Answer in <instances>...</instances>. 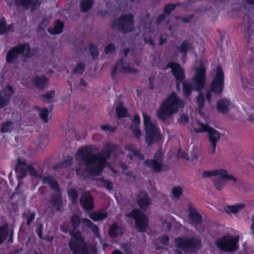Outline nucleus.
<instances>
[{"mask_svg":"<svg viewBox=\"0 0 254 254\" xmlns=\"http://www.w3.org/2000/svg\"><path fill=\"white\" fill-rule=\"evenodd\" d=\"M97 148L93 145L85 146L79 148L76 158L82 164L76 168V172L78 175H82L85 172L98 175L107 164V159L112 153L115 157L122 155L123 151L118 145L108 142L102 148L101 152L96 153Z\"/></svg>","mask_w":254,"mask_h":254,"instance_id":"1","label":"nucleus"},{"mask_svg":"<svg viewBox=\"0 0 254 254\" xmlns=\"http://www.w3.org/2000/svg\"><path fill=\"white\" fill-rule=\"evenodd\" d=\"M73 230L70 231L71 235L69 246L73 254H96V251L93 246L88 245L85 242L80 231L76 230L80 223L90 229L95 237L101 240L99 228L89 219L80 218L79 216L73 214L70 218Z\"/></svg>","mask_w":254,"mask_h":254,"instance_id":"2","label":"nucleus"},{"mask_svg":"<svg viewBox=\"0 0 254 254\" xmlns=\"http://www.w3.org/2000/svg\"><path fill=\"white\" fill-rule=\"evenodd\" d=\"M205 67L200 64L198 67L195 69V74L191 82H185L183 83V90L187 96H189L193 90L199 91L197 97V103L199 110H200L205 102L204 97L201 92L204 88L206 80Z\"/></svg>","mask_w":254,"mask_h":254,"instance_id":"3","label":"nucleus"},{"mask_svg":"<svg viewBox=\"0 0 254 254\" xmlns=\"http://www.w3.org/2000/svg\"><path fill=\"white\" fill-rule=\"evenodd\" d=\"M184 106L183 100L175 93H172L161 105L157 112V116L162 120H166L177 113L180 108H183Z\"/></svg>","mask_w":254,"mask_h":254,"instance_id":"4","label":"nucleus"},{"mask_svg":"<svg viewBox=\"0 0 254 254\" xmlns=\"http://www.w3.org/2000/svg\"><path fill=\"white\" fill-rule=\"evenodd\" d=\"M224 88V75L221 67H217L216 74L207 88L206 100L210 102L212 97V94L219 95L222 93Z\"/></svg>","mask_w":254,"mask_h":254,"instance_id":"5","label":"nucleus"},{"mask_svg":"<svg viewBox=\"0 0 254 254\" xmlns=\"http://www.w3.org/2000/svg\"><path fill=\"white\" fill-rule=\"evenodd\" d=\"M43 183L48 184L50 188L56 192L55 194L51 195L48 200V204L52 209L61 211L63 208V201L58 182L53 177H48L43 178Z\"/></svg>","mask_w":254,"mask_h":254,"instance_id":"6","label":"nucleus"},{"mask_svg":"<svg viewBox=\"0 0 254 254\" xmlns=\"http://www.w3.org/2000/svg\"><path fill=\"white\" fill-rule=\"evenodd\" d=\"M193 130L195 132H207L208 133L209 140V151L211 154H214L216 151V144L220 138L219 132L199 121L196 122Z\"/></svg>","mask_w":254,"mask_h":254,"instance_id":"7","label":"nucleus"},{"mask_svg":"<svg viewBox=\"0 0 254 254\" xmlns=\"http://www.w3.org/2000/svg\"><path fill=\"white\" fill-rule=\"evenodd\" d=\"M144 124L146 134V142L150 144L152 142L158 141L160 138L159 128L154 122L151 121L149 116L143 113Z\"/></svg>","mask_w":254,"mask_h":254,"instance_id":"8","label":"nucleus"},{"mask_svg":"<svg viewBox=\"0 0 254 254\" xmlns=\"http://www.w3.org/2000/svg\"><path fill=\"white\" fill-rule=\"evenodd\" d=\"M177 247L184 251L193 253L201 247V241L197 237L178 238L176 239Z\"/></svg>","mask_w":254,"mask_h":254,"instance_id":"9","label":"nucleus"},{"mask_svg":"<svg viewBox=\"0 0 254 254\" xmlns=\"http://www.w3.org/2000/svg\"><path fill=\"white\" fill-rule=\"evenodd\" d=\"M239 241V236H233L227 234L217 239L216 244L220 251L231 252L236 251L238 249Z\"/></svg>","mask_w":254,"mask_h":254,"instance_id":"10","label":"nucleus"},{"mask_svg":"<svg viewBox=\"0 0 254 254\" xmlns=\"http://www.w3.org/2000/svg\"><path fill=\"white\" fill-rule=\"evenodd\" d=\"M175 8V5L173 4H170L167 5L164 8L165 13H163L159 15L158 17L156 22L153 23V24L159 25L162 23V22L165 20V17L166 16V13L169 14L170 12L173 10ZM153 23L151 22L149 23H145L144 25V41L145 43H148L151 45H154L153 41L151 39V37L148 38L146 37V35L148 33H152L154 31V29L153 28Z\"/></svg>","mask_w":254,"mask_h":254,"instance_id":"11","label":"nucleus"},{"mask_svg":"<svg viewBox=\"0 0 254 254\" xmlns=\"http://www.w3.org/2000/svg\"><path fill=\"white\" fill-rule=\"evenodd\" d=\"M112 28L122 32H130L133 28V17L131 14H124L114 20Z\"/></svg>","mask_w":254,"mask_h":254,"instance_id":"12","label":"nucleus"},{"mask_svg":"<svg viewBox=\"0 0 254 254\" xmlns=\"http://www.w3.org/2000/svg\"><path fill=\"white\" fill-rule=\"evenodd\" d=\"M126 216L133 219L135 221L136 228L140 232H145L148 227V218L146 215L138 209H133L127 214Z\"/></svg>","mask_w":254,"mask_h":254,"instance_id":"13","label":"nucleus"},{"mask_svg":"<svg viewBox=\"0 0 254 254\" xmlns=\"http://www.w3.org/2000/svg\"><path fill=\"white\" fill-rule=\"evenodd\" d=\"M163 154L160 150L155 154L153 159L146 160L144 163L155 172L167 171L169 167L163 164Z\"/></svg>","mask_w":254,"mask_h":254,"instance_id":"14","label":"nucleus"},{"mask_svg":"<svg viewBox=\"0 0 254 254\" xmlns=\"http://www.w3.org/2000/svg\"><path fill=\"white\" fill-rule=\"evenodd\" d=\"M167 66L171 68L172 74L177 80V88L178 90H180V86L179 82H182L185 78L183 69L179 64L174 62L169 63Z\"/></svg>","mask_w":254,"mask_h":254,"instance_id":"15","label":"nucleus"},{"mask_svg":"<svg viewBox=\"0 0 254 254\" xmlns=\"http://www.w3.org/2000/svg\"><path fill=\"white\" fill-rule=\"evenodd\" d=\"M228 180H231L234 184H236L237 180L235 178L230 175L226 170H225V175L217 174L214 180V183L216 189L220 190L225 185L226 182Z\"/></svg>","mask_w":254,"mask_h":254,"instance_id":"16","label":"nucleus"},{"mask_svg":"<svg viewBox=\"0 0 254 254\" xmlns=\"http://www.w3.org/2000/svg\"><path fill=\"white\" fill-rule=\"evenodd\" d=\"M122 59L119 62L117 63L115 67L112 69V76L117 72H124L126 73H129L132 74H136L137 73V71L136 69L131 66L128 64L124 63Z\"/></svg>","mask_w":254,"mask_h":254,"instance_id":"17","label":"nucleus"},{"mask_svg":"<svg viewBox=\"0 0 254 254\" xmlns=\"http://www.w3.org/2000/svg\"><path fill=\"white\" fill-rule=\"evenodd\" d=\"M81 206L86 210H92L94 207V200L89 192L84 191L80 198Z\"/></svg>","mask_w":254,"mask_h":254,"instance_id":"18","label":"nucleus"},{"mask_svg":"<svg viewBox=\"0 0 254 254\" xmlns=\"http://www.w3.org/2000/svg\"><path fill=\"white\" fill-rule=\"evenodd\" d=\"M13 93V89L10 86H7L5 89L0 92V108L8 105Z\"/></svg>","mask_w":254,"mask_h":254,"instance_id":"19","label":"nucleus"},{"mask_svg":"<svg viewBox=\"0 0 254 254\" xmlns=\"http://www.w3.org/2000/svg\"><path fill=\"white\" fill-rule=\"evenodd\" d=\"M137 202L140 208L144 211H146L151 204V199L145 192H141L138 194Z\"/></svg>","mask_w":254,"mask_h":254,"instance_id":"20","label":"nucleus"},{"mask_svg":"<svg viewBox=\"0 0 254 254\" xmlns=\"http://www.w3.org/2000/svg\"><path fill=\"white\" fill-rule=\"evenodd\" d=\"M126 150L128 152L127 157L129 158L130 160H143V155L133 145L127 144L126 146Z\"/></svg>","mask_w":254,"mask_h":254,"instance_id":"21","label":"nucleus"},{"mask_svg":"<svg viewBox=\"0 0 254 254\" xmlns=\"http://www.w3.org/2000/svg\"><path fill=\"white\" fill-rule=\"evenodd\" d=\"M41 3L39 0H16L15 4L22 6L27 9L33 10L38 7Z\"/></svg>","mask_w":254,"mask_h":254,"instance_id":"22","label":"nucleus"},{"mask_svg":"<svg viewBox=\"0 0 254 254\" xmlns=\"http://www.w3.org/2000/svg\"><path fill=\"white\" fill-rule=\"evenodd\" d=\"M29 165L20 159H18L17 164L15 167V171L18 178H22L26 176Z\"/></svg>","mask_w":254,"mask_h":254,"instance_id":"23","label":"nucleus"},{"mask_svg":"<svg viewBox=\"0 0 254 254\" xmlns=\"http://www.w3.org/2000/svg\"><path fill=\"white\" fill-rule=\"evenodd\" d=\"M232 107V103L227 99L224 98L217 102V108L219 112L226 113Z\"/></svg>","mask_w":254,"mask_h":254,"instance_id":"24","label":"nucleus"},{"mask_svg":"<svg viewBox=\"0 0 254 254\" xmlns=\"http://www.w3.org/2000/svg\"><path fill=\"white\" fill-rule=\"evenodd\" d=\"M19 54L26 58H29L32 56L33 53L28 44H20L16 46Z\"/></svg>","mask_w":254,"mask_h":254,"instance_id":"25","label":"nucleus"},{"mask_svg":"<svg viewBox=\"0 0 254 254\" xmlns=\"http://www.w3.org/2000/svg\"><path fill=\"white\" fill-rule=\"evenodd\" d=\"M140 125V118L138 115H135L133 117L132 124L130 126L134 135L136 138H139L141 135V132L139 128Z\"/></svg>","mask_w":254,"mask_h":254,"instance_id":"26","label":"nucleus"},{"mask_svg":"<svg viewBox=\"0 0 254 254\" xmlns=\"http://www.w3.org/2000/svg\"><path fill=\"white\" fill-rule=\"evenodd\" d=\"M19 56V53L16 46L12 47L8 52L6 57V60L8 63H13L15 62L18 58Z\"/></svg>","mask_w":254,"mask_h":254,"instance_id":"27","label":"nucleus"},{"mask_svg":"<svg viewBox=\"0 0 254 254\" xmlns=\"http://www.w3.org/2000/svg\"><path fill=\"white\" fill-rule=\"evenodd\" d=\"M33 84L38 88L42 89L44 88L48 82V79L45 76H35L32 79Z\"/></svg>","mask_w":254,"mask_h":254,"instance_id":"28","label":"nucleus"},{"mask_svg":"<svg viewBox=\"0 0 254 254\" xmlns=\"http://www.w3.org/2000/svg\"><path fill=\"white\" fill-rule=\"evenodd\" d=\"M189 218L195 223H200L202 221V217L198 214L197 210L193 207L190 206L189 207Z\"/></svg>","mask_w":254,"mask_h":254,"instance_id":"29","label":"nucleus"},{"mask_svg":"<svg viewBox=\"0 0 254 254\" xmlns=\"http://www.w3.org/2000/svg\"><path fill=\"white\" fill-rule=\"evenodd\" d=\"M123 232V228L118 225L117 223H114L111 226L109 234L110 237L114 238L121 235Z\"/></svg>","mask_w":254,"mask_h":254,"instance_id":"30","label":"nucleus"},{"mask_svg":"<svg viewBox=\"0 0 254 254\" xmlns=\"http://www.w3.org/2000/svg\"><path fill=\"white\" fill-rule=\"evenodd\" d=\"M89 217L94 221H98L104 219L107 217V213L104 210L91 212L89 214Z\"/></svg>","mask_w":254,"mask_h":254,"instance_id":"31","label":"nucleus"},{"mask_svg":"<svg viewBox=\"0 0 254 254\" xmlns=\"http://www.w3.org/2000/svg\"><path fill=\"white\" fill-rule=\"evenodd\" d=\"M13 26L12 24L6 25L5 19L1 17L0 19V33L2 35L12 31Z\"/></svg>","mask_w":254,"mask_h":254,"instance_id":"32","label":"nucleus"},{"mask_svg":"<svg viewBox=\"0 0 254 254\" xmlns=\"http://www.w3.org/2000/svg\"><path fill=\"white\" fill-rule=\"evenodd\" d=\"M64 24L57 20L53 28H48V32L51 34H59L62 33Z\"/></svg>","mask_w":254,"mask_h":254,"instance_id":"33","label":"nucleus"},{"mask_svg":"<svg viewBox=\"0 0 254 254\" xmlns=\"http://www.w3.org/2000/svg\"><path fill=\"white\" fill-rule=\"evenodd\" d=\"M9 232V230L8 229V225L7 224H5L2 227H0V245L6 239Z\"/></svg>","mask_w":254,"mask_h":254,"instance_id":"34","label":"nucleus"},{"mask_svg":"<svg viewBox=\"0 0 254 254\" xmlns=\"http://www.w3.org/2000/svg\"><path fill=\"white\" fill-rule=\"evenodd\" d=\"M192 45L188 41H184L183 42L181 46L177 47V50L181 53L186 54V53L190 50L191 49Z\"/></svg>","mask_w":254,"mask_h":254,"instance_id":"35","label":"nucleus"},{"mask_svg":"<svg viewBox=\"0 0 254 254\" xmlns=\"http://www.w3.org/2000/svg\"><path fill=\"white\" fill-rule=\"evenodd\" d=\"M244 206L245 205L244 204H237L234 205H230L225 207V210L228 213H235L242 209Z\"/></svg>","mask_w":254,"mask_h":254,"instance_id":"36","label":"nucleus"},{"mask_svg":"<svg viewBox=\"0 0 254 254\" xmlns=\"http://www.w3.org/2000/svg\"><path fill=\"white\" fill-rule=\"evenodd\" d=\"M217 174H221L223 175H225V170L224 169H218L212 171H206L204 172L202 174L203 178H207L210 176H216Z\"/></svg>","mask_w":254,"mask_h":254,"instance_id":"37","label":"nucleus"},{"mask_svg":"<svg viewBox=\"0 0 254 254\" xmlns=\"http://www.w3.org/2000/svg\"><path fill=\"white\" fill-rule=\"evenodd\" d=\"M13 128V123L11 121H7L1 125L0 130L2 132H7L11 131Z\"/></svg>","mask_w":254,"mask_h":254,"instance_id":"38","label":"nucleus"},{"mask_svg":"<svg viewBox=\"0 0 254 254\" xmlns=\"http://www.w3.org/2000/svg\"><path fill=\"white\" fill-rule=\"evenodd\" d=\"M172 193L173 197L176 200H179L183 194V189L180 187H176L172 189Z\"/></svg>","mask_w":254,"mask_h":254,"instance_id":"39","label":"nucleus"},{"mask_svg":"<svg viewBox=\"0 0 254 254\" xmlns=\"http://www.w3.org/2000/svg\"><path fill=\"white\" fill-rule=\"evenodd\" d=\"M93 3V0H83L80 2L81 10L83 11H86L90 8Z\"/></svg>","mask_w":254,"mask_h":254,"instance_id":"40","label":"nucleus"},{"mask_svg":"<svg viewBox=\"0 0 254 254\" xmlns=\"http://www.w3.org/2000/svg\"><path fill=\"white\" fill-rule=\"evenodd\" d=\"M55 95V92L51 91L47 92L46 94L43 95L41 96V100L47 103H50L52 101V100Z\"/></svg>","mask_w":254,"mask_h":254,"instance_id":"41","label":"nucleus"},{"mask_svg":"<svg viewBox=\"0 0 254 254\" xmlns=\"http://www.w3.org/2000/svg\"><path fill=\"white\" fill-rule=\"evenodd\" d=\"M36 109L37 110L41 112L40 113V116L42 120H43L45 123L48 122L50 111L46 108H43L40 110V108L38 107H37Z\"/></svg>","mask_w":254,"mask_h":254,"instance_id":"42","label":"nucleus"},{"mask_svg":"<svg viewBox=\"0 0 254 254\" xmlns=\"http://www.w3.org/2000/svg\"><path fill=\"white\" fill-rule=\"evenodd\" d=\"M24 216L27 225H30L35 219V214L30 211H28L25 213Z\"/></svg>","mask_w":254,"mask_h":254,"instance_id":"43","label":"nucleus"},{"mask_svg":"<svg viewBox=\"0 0 254 254\" xmlns=\"http://www.w3.org/2000/svg\"><path fill=\"white\" fill-rule=\"evenodd\" d=\"M117 114L119 117H125L127 116V112L125 108H124L121 104H120L116 108Z\"/></svg>","mask_w":254,"mask_h":254,"instance_id":"44","label":"nucleus"},{"mask_svg":"<svg viewBox=\"0 0 254 254\" xmlns=\"http://www.w3.org/2000/svg\"><path fill=\"white\" fill-rule=\"evenodd\" d=\"M72 162V158L71 156H67L66 158L63 162L58 164L60 168H66L70 166Z\"/></svg>","mask_w":254,"mask_h":254,"instance_id":"45","label":"nucleus"},{"mask_svg":"<svg viewBox=\"0 0 254 254\" xmlns=\"http://www.w3.org/2000/svg\"><path fill=\"white\" fill-rule=\"evenodd\" d=\"M243 86L245 90H254V80L250 79L246 80L243 83Z\"/></svg>","mask_w":254,"mask_h":254,"instance_id":"46","label":"nucleus"},{"mask_svg":"<svg viewBox=\"0 0 254 254\" xmlns=\"http://www.w3.org/2000/svg\"><path fill=\"white\" fill-rule=\"evenodd\" d=\"M28 172H29V174L33 177H37V178H40L43 181V179L44 177H42V175H38L37 170L35 168L33 167L31 165H29L28 166ZM48 176H44V177H48Z\"/></svg>","mask_w":254,"mask_h":254,"instance_id":"47","label":"nucleus"},{"mask_svg":"<svg viewBox=\"0 0 254 254\" xmlns=\"http://www.w3.org/2000/svg\"><path fill=\"white\" fill-rule=\"evenodd\" d=\"M68 196L72 200V202L75 203L77 200V191L73 189H70L67 191Z\"/></svg>","mask_w":254,"mask_h":254,"instance_id":"48","label":"nucleus"},{"mask_svg":"<svg viewBox=\"0 0 254 254\" xmlns=\"http://www.w3.org/2000/svg\"><path fill=\"white\" fill-rule=\"evenodd\" d=\"M169 241V237L167 236H164L158 238L157 244H162L164 246H167L168 245Z\"/></svg>","mask_w":254,"mask_h":254,"instance_id":"49","label":"nucleus"},{"mask_svg":"<svg viewBox=\"0 0 254 254\" xmlns=\"http://www.w3.org/2000/svg\"><path fill=\"white\" fill-rule=\"evenodd\" d=\"M116 47L113 44L110 43L108 44L105 48V52L106 54H112L115 52Z\"/></svg>","mask_w":254,"mask_h":254,"instance_id":"50","label":"nucleus"},{"mask_svg":"<svg viewBox=\"0 0 254 254\" xmlns=\"http://www.w3.org/2000/svg\"><path fill=\"white\" fill-rule=\"evenodd\" d=\"M84 70V65L82 63H79L74 69L73 72L76 74H81Z\"/></svg>","mask_w":254,"mask_h":254,"instance_id":"51","label":"nucleus"},{"mask_svg":"<svg viewBox=\"0 0 254 254\" xmlns=\"http://www.w3.org/2000/svg\"><path fill=\"white\" fill-rule=\"evenodd\" d=\"M89 51L93 59H95L97 57L98 52L96 46L93 45H90L89 48Z\"/></svg>","mask_w":254,"mask_h":254,"instance_id":"52","label":"nucleus"},{"mask_svg":"<svg viewBox=\"0 0 254 254\" xmlns=\"http://www.w3.org/2000/svg\"><path fill=\"white\" fill-rule=\"evenodd\" d=\"M101 182L103 186H104L108 190H111L112 189V184L110 182L106 180L101 179Z\"/></svg>","mask_w":254,"mask_h":254,"instance_id":"53","label":"nucleus"},{"mask_svg":"<svg viewBox=\"0 0 254 254\" xmlns=\"http://www.w3.org/2000/svg\"><path fill=\"white\" fill-rule=\"evenodd\" d=\"M101 128L104 131H108L110 132L115 131L117 129L116 127L110 126L109 125H102Z\"/></svg>","mask_w":254,"mask_h":254,"instance_id":"54","label":"nucleus"},{"mask_svg":"<svg viewBox=\"0 0 254 254\" xmlns=\"http://www.w3.org/2000/svg\"><path fill=\"white\" fill-rule=\"evenodd\" d=\"M49 24V20L47 18H45L43 20L41 23L38 30L40 31L41 30H44L45 28Z\"/></svg>","mask_w":254,"mask_h":254,"instance_id":"55","label":"nucleus"},{"mask_svg":"<svg viewBox=\"0 0 254 254\" xmlns=\"http://www.w3.org/2000/svg\"><path fill=\"white\" fill-rule=\"evenodd\" d=\"M178 121L180 124L185 125L189 122V118L184 114H181L180 116Z\"/></svg>","mask_w":254,"mask_h":254,"instance_id":"56","label":"nucleus"},{"mask_svg":"<svg viewBox=\"0 0 254 254\" xmlns=\"http://www.w3.org/2000/svg\"><path fill=\"white\" fill-rule=\"evenodd\" d=\"M177 155L178 157H182L187 160H189L188 155L186 152H183L182 150H178Z\"/></svg>","mask_w":254,"mask_h":254,"instance_id":"57","label":"nucleus"},{"mask_svg":"<svg viewBox=\"0 0 254 254\" xmlns=\"http://www.w3.org/2000/svg\"><path fill=\"white\" fill-rule=\"evenodd\" d=\"M122 248L124 250L127 254H129L130 252V244H123L121 246Z\"/></svg>","mask_w":254,"mask_h":254,"instance_id":"58","label":"nucleus"},{"mask_svg":"<svg viewBox=\"0 0 254 254\" xmlns=\"http://www.w3.org/2000/svg\"><path fill=\"white\" fill-rule=\"evenodd\" d=\"M192 17L191 16H189L187 17L182 18V20L183 22H184V23H189L191 20Z\"/></svg>","mask_w":254,"mask_h":254,"instance_id":"59","label":"nucleus"},{"mask_svg":"<svg viewBox=\"0 0 254 254\" xmlns=\"http://www.w3.org/2000/svg\"><path fill=\"white\" fill-rule=\"evenodd\" d=\"M163 225L164 228L166 227L168 230H170L171 227V224L168 222L164 223Z\"/></svg>","mask_w":254,"mask_h":254,"instance_id":"60","label":"nucleus"},{"mask_svg":"<svg viewBox=\"0 0 254 254\" xmlns=\"http://www.w3.org/2000/svg\"><path fill=\"white\" fill-rule=\"evenodd\" d=\"M198 159V156L196 153H194L193 152V154H192V161H197Z\"/></svg>","mask_w":254,"mask_h":254,"instance_id":"61","label":"nucleus"},{"mask_svg":"<svg viewBox=\"0 0 254 254\" xmlns=\"http://www.w3.org/2000/svg\"><path fill=\"white\" fill-rule=\"evenodd\" d=\"M22 185V183H19L18 185L16 188V191L15 192L13 193V195H14L15 193H20V191H18L19 189H20L21 186Z\"/></svg>","mask_w":254,"mask_h":254,"instance_id":"62","label":"nucleus"},{"mask_svg":"<svg viewBox=\"0 0 254 254\" xmlns=\"http://www.w3.org/2000/svg\"><path fill=\"white\" fill-rule=\"evenodd\" d=\"M251 229L253 234H254V216L253 217V222L251 225Z\"/></svg>","mask_w":254,"mask_h":254,"instance_id":"63","label":"nucleus"},{"mask_svg":"<svg viewBox=\"0 0 254 254\" xmlns=\"http://www.w3.org/2000/svg\"><path fill=\"white\" fill-rule=\"evenodd\" d=\"M112 254H123L120 251L117 250L113 252Z\"/></svg>","mask_w":254,"mask_h":254,"instance_id":"64","label":"nucleus"}]
</instances>
